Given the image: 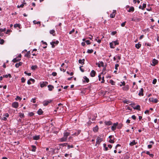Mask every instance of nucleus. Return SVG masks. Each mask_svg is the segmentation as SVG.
I'll list each match as a JSON object with an SVG mask.
<instances>
[{
    "mask_svg": "<svg viewBox=\"0 0 159 159\" xmlns=\"http://www.w3.org/2000/svg\"><path fill=\"white\" fill-rule=\"evenodd\" d=\"M70 134V133L65 131L63 133V136L59 139L60 141L61 142L66 141L67 138Z\"/></svg>",
    "mask_w": 159,
    "mask_h": 159,
    "instance_id": "obj_1",
    "label": "nucleus"
},
{
    "mask_svg": "<svg viewBox=\"0 0 159 159\" xmlns=\"http://www.w3.org/2000/svg\"><path fill=\"white\" fill-rule=\"evenodd\" d=\"M119 43L117 42V41H113L111 43H110V45L111 48H114L116 45H118Z\"/></svg>",
    "mask_w": 159,
    "mask_h": 159,
    "instance_id": "obj_2",
    "label": "nucleus"
},
{
    "mask_svg": "<svg viewBox=\"0 0 159 159\" xmlns=\"http://www.w3.org/2000/svg\"><path fill=\"white\" fill-rule=\"evenodd\" d=\"M102 141L103 139L102 138L98 137L97 139L96 143L95 144V146H97V144H100V143Z\"/></svg>",
    "mask_w": 159,
    "mask_h": 159,
    "instance_id": "obj_3",
    "label": "nucleus"
},
{
    "mask_svg": "<svg viewBox=\"0 0 159 159\" xmlns=\"http://www.w3.org/2000/svg\"><path fill=\"white\" fill-rule=\"evenodd\" d=\"M158 63V61L155 59H153L152 60V63L151 65L152 66H154Z\"/></svg>",
    "mask_w": 159,
    "mask_h": 159,
    "instance_id": "obj_4",
    "label": "nucleus"
},
{
    "mask_svg": "<svg viewBox=\"0 0 159 159\" xmlns=\"http://www.w3.org/2000/svg\"><path fill=\"white\" fill-rule=\"evenodd\" d=\"M48 84L47 82H43L42 83H40V86L41 88H43L45 86H46Z\"/></svg>",
    "mask_w": 159,
    "mask_h": 159,
    "instance_id": "obj_5",
    "label": "nucleus"
},
{
    "mask_svg": "<svg viewBox=\"0 0 159 159\" xmlns=\"http://www.w3.org/2000/svg\"><path fill=\"white\" fill-rule=\"evenodd\" d=\"M19 104L17 102H15L12 103V106L13 107L17 108L18 107Z\"/></svg>",
    "mask_w": 159,
    "mask_h": 159,
    "instance_id": "obj_6",
    "label": "nucleus"
},
{
    "mask_svg": "<svg viewBox=\"0 0 159 159\" xmlns=\"http://www.w3.org/2000/svg\"><path fill=\"white\" fill-rule=\"evenodd\" d=\"M140 20V18L134 17L132 18L131 20L137 22L139 21Z\"/></svg>",
    "mask_w": 159,
    "mask_h": 159,
    "instance_id": "obj_7",
    "label": "nucleus"
},
{
    "mask_svg": "<svg viewBox=\"0 0 159 159\" xmlns=\"http://www.w3.org/2000/svg\"><path fill=\"white\" fill-rule=\"evenodd\" d=\"M51 100H45L43 102V104L44 106H47L49 103L51 102Z\"/></svg>",
    "mask_w": 159,
    "mask_h": 159,
    "instance_id": "obj_8",
    "label": "nucleus"
},
{
    "mask_svg": "<svg viewBox=\"0 0 159 159\" xmlns=\"http://www.w3.org/2000/svg\"><path fill=\"white\" fill-rule=\"evenodd\" d=\"M116 11V10H113V12L110 15V16L111 18H113L115 17V13Z\"/></svg>",
    "mask_w": 159,
    "mask_h": 159,
    "instance_id": "obj_9",
    "label": "nucleus"
},
{
    "mask_svg": "<svg viewBox=\"0 0 159 159\" xmlns=\"http://www.w3.org/2000/svg\"><path fill=\"white\" fill-rule=\"evenodd\" d=\"M138 94L140 96H143V88L141 89Z\"/></svg>",
    "mask_w": 159,
    "mask_h": 159,
    "instance_id": "obj_10",
    "label": "nucleus"
},
{
    "mask_svg": "<svg viewBox=\"0 0 159 159\" xmlns=\"http://www.w3.org/2000/svg\"><path fill=\"white\" fill-rule=\"evenodd\" d=\"M118 123L117 122L116 123H115L114 124L113 126L111 127V129L114 131L116 129V127L118 125Z\"/></svg>",
    "mask_w": 159,
    "mask_h": 159,
    "instance_id": "obj_11",
    "label": "nucleus"
},
{
    "mask_svg": "<svg viewBox=\"0 0 159 159\" xmlns=\"http://www.w3.org/2000/svg\"><path fill=\"white\" fill-rule=\"evenodd\" d=\"M150 101L153 102L154 103H157L158 102V100L156 98H153L149 99Z\"/></svg>",
    "mask_w": 159,
    "mask_h": 159,
    "instance_id": "obj_12",
    "label": "nucleus"
},
{
    "mask_svg": "<svg viewBox=\"0 0 159 159\" xmlns=\"http://www.w3.org/2000/svg\"><path fill=\"white\" fill-rule=\"evenodd\" d=\"M137 143V142H136L135 140H133V141L132 142H130V143H129V145L130 146H132L136 144Z\"/></svg>",
    "mask_w": 159,
    "mask_h": 159,
    "instance_id": "obj_13",
    "label": "nucleus"
},
{
    "mask_svg": "<svg viewBox=\"0 0 159 159\" xmlns=\"http://www.w3.org/2000/svg\"><path fill=\"white\" fill-rule=\"evenodd\" d=\"M84 79V80H83V82H86L87 83H88L89 81V79L86 76H84L83 78Z\"/></svg>",
    "mask_w": 159,
    "mask_h": 159,
    "instance_id": "obj_14",
    "label": "nucleus"
},
{
    "mask_svg": "<svg viewBox=\"0 0 159 159\" xmlns=\"http://www.w3.org/2000/svg\"><path fill=\"white\" fill-rule=\"evenodd\" d=\"M21 60L20 58H19L17 57L14 58L12 61L14 63L19 61Z\"/></svg>",
    "mask_w": 159,
    "mask_h": 159,
    "instance_id": "obj_15",
    "label": "nucleus"
},
{
    "mask_svg": "<svg viewBox=\"0 0 159 159\" xmlns=\"http://www.w3.org/2000/svg\"><path fill=\"white\" fill-rule=\"evenodd\" d=\"M129 89V87L128 85H126L125 86L122 88L123 90L125 91H127Z\"/></svg>",
    "mask_w": 159,
    "mask_h": 159,
    "instance_id": "obj_16",
    "label": "nucleus"
},
{
    "mask_svg": "<svg viewBox=\"0 0 159 159\" xmlns=\"http://www.w3.org/2000/svg\"><path fill=\"white\" fill-rule=\"evenodd\" d=\"M23 63L21 62H20L18 63H17L15 64V66L16 68H18L19 66L22 65Z\"/></svg>",
    "mask_w": 159,
    "mask_h": 159,
    "instance_id": "obj_17",
    "label": "nucleus"
},
{
    "mask_svg": "<svg viewBox=\"0 0 159 159\" xmlns=\"http://www.w3.org/2000/svg\"><path fill=\"white\" fill-rule=\"evenodd\" d=\"M81 131L80 130H78L77 131H76L75 133H74L72 135H75V136H77L78 135H79Z\"/></svg>",
    "mask_w": 159,
    "mask_h": 159,
    "instance_id": "obj_18",
    "label": "nucleus"
},
{
    "mask_svg": "<svg viewBox=\"0 0 159 159\" xmlns=\"http://www.w3.org/2000/svg\"><path fill=\"white\" fill-rule=\"evenodd\" d=\"M95 71L94 70H92L90 73V75L91 77H93L95 76Z\"/></svg>",
    "mask_w": 159,
    "mask_h": 159,
    "instance_id": "obj_19",
    "label": "nucleus"
},
{
    "mask_svg": "<svg viewBox=\"0 0 159 159\" xmlns=\"http://www.w3.org/2000/svg\"><path fill=\"white\" fill-rule=\"evenodd\" d=\"M48 87V90L50 91H52L54 88L53 86L51 85H49Z\"/></svg>",
    "mask_w": 159,
    "mask_h": 159,
    "instance_id": "obj_20",
    "label": "nucleus"
},
{
    "mask_svg": "<svg viewBox=\"0 0 159 159\" xmlns=\"http://www.w3.org/2000/svg\"><path fill=\"white\" fill-rule=\"evenodd\" d=\"M43 112V111L41 109H39L37 111V113L39 115H42Z\"/></svg>",
    "mask_w": 159,
    "mask_h": 159,
    "instance_id": "obj_21",
    "label": "nucleus"
},
{
    "mask_svg": "<svg viewBox=\"0 0 159 159\" xmlns=\"http://www.w3.org/2000/svg\"><path fill=\"white\" fill-rule=\"evenodd\" d=\"M98 129V126H96L93 128V130L94 132H97Z\"/></svg>",
    "mask_w": 159,
    "mask_h": 159,
    "instance_id": "obj_22",
    "label": "nucleus"
},
{
    "mask_svg": "<svg viewBox=\"0 0 159 159\" xmlns=\"http://www.w3.org/2000/svg\"><path fill=\"white\" fill-rule=\"evenodd\" d=\"M40 138V137L38 135H35L33 137V139L34 140H38Z\"/></svg>",
    "mask_w": 159,
    "mask_h": 159,
    "instance_id": "obj_23",
    "label": "nucleus"
},
{
    "mask_svg": "<svg viewBox=\"0 0 159 159\" xmlns=\"http://www.w3.org/2000/svg\"><path fill=\"white\" fill-rule=\"evenodd\" d=\"M14 27L15 28L18 27L19 29L21 28L20 25V24H15L14 25Z\"/></svg>",
    "mask_w": 159,
    "mask_h": 159,
    "instance_id": "obj_24",
    "label": "nucleus"
},
{
    "mask_svg": "<svg viewBox=\"0 0 159 159\" xmlns=\"http://www.w3.org/2000/svg\"><path fill=\"white\" fill-rule=\"evenodd\" d=\"M105 123L106 125H110L112 124V123L110 121H105Z\"/></svg>",
    "mask_w": 159,
    "mask_h": 159,
    "instance_id": "obj_25",
    "label": "nucleus"
},
{
    "mask_svg": "<svg viewBox=\"0 0 159 159\" xmlns=\"http://www.w3.org/2000/svg\"><path fill=\"white\" fill-rule=\"evenodd\" d=\"M30 51L28 52L26 54H25V57H30Z\"/></svg>",
    "mask_w": 159,
    "mask_h": 159,
    "instance_id": "obj_26",
    "label": "nucleus"
},
{
    "mask_svg": "<svg viewBox=\"0 0 159 159\" xmlns=\"http://www.w3.org/2000/svg\"><path fill=\"white\" fill-rule=\"evenodd\" d=\"M8 77H9V78H11V75L10 74H8V75H3V77H5L7 78Z\"/></svg>",
    "mask_w": 159,
    "mask_h": 159,
    "instance_id": "obj_27",
    "label": "nucleus"
},
{
    "mask_svg": "<svg viewBox=\"0 0 159 159\" xmlns=\"http://www.w3.org/2000/svg\"><path fill=\"white\" fill-rule=\"evenodd\" d=\"M141 44L139 43L135 44V47L139 49L141 47Z\"/></svg>",
    "mask_w": 159,
    "mask_h": 159,
    "instance_id": "obj_28",
    "label": "nucleus"
},
{
    "mask_svg": "<svg viewBox=\"0 0 159 159\" xmlns=\"http://www.w3.org/2000/svg\"><path fill=\"white\" fill-rule=\"evenodd\" d=\"M134 108L135 109H136L139 110H140V106L139 105H137L134 107Z\"/></svg>",
    "mask_w": 159,
    "mask_h": 159,
    "instance_id": "obj_29",
    "label": "nucleus"
},
{
    "mask_svg": "<svg viewBox=\"0 0 159 159\" xmlns=\"http://www.w3.org/2000/svg\"><path fill=\"white\" fill-rule=\"evenodd\" d=\"M38 68V66L37 65L32 66L31 67V69L32 70H34Z\"/></svg>",
    "mask_w": 159,
    "mask_h": 159,
    "instance_id": "obj_30",
    "label": "nucleus"
},
{
    "mask_svg": "<svg viewBox=\"0 0 159 159\" xmlns=\"http://www.w3.org/2000/svg\"><path fill=\"white\" fill-rule=\"evenodd\" d=\"M50 34H52L53 36H55V31L54 30H52L50 31Z\"/></svg>",
    "mask_w": 159,
    "mask_h": 159,
    "instance_id": "obj_31",
    "label": "nucleus"
},
{
    "mask_svg": "<svg viewBox=\"0 0 159 159\" xmlns=\"http://www.w3.org/2000/svg\"><path fill=\"white\" fill-rule=\"evenodd\" d=\"M97 117V114H95L93 115V117L92 118V121H93L95 120V119Z\"/></svg>",
    "mask_w": 159,
    "mask_h": 159,
    "instance_id": "obj_32",
    "label": "nucleus"
},
{
    "mask_svg": "<svg viewBox=\"0 0 159 159\" xmlns=\"http://www.w3.org/2000/svg\"><path fill=\"white\" fill-rule=\"evenodd\" d=\"M32 151L33 152H35L36 151V148L35 146L34 145H32Z\"/></svg>",
    "mask_w": 159,
    "mask_h": 159,
    "instance_id": "obj_33",
    "label": "nucleus"
},
{
    "mask_svg": "<svg viewBox=\"0 0 159 159\" xmlns=\"http://www.w3.org/2000/svg\"><path fill=\"white\" fill-rule=\"evenodd\" d=\"M134 11V8L133 7H130L128 11L129 12H130L131 11Z\"/></svg>",
    "mask_w": 159,
    "mask_h": 159,
    "instance_id": "obj_34",
    "label": "nucleus"
},
{
    "mask_svg": "<svg viewBox=\"0 0 159 159\" xmlns=\"http://www.w3.org/2000/svg\"><path fill=\"white\" fill-rule=\"evenodd\" d=\"M79 63L82 65H84V62L82 61L81 59H80L79 60Z\"/></svg>",
    "mask_w": 159,
    "mask_h": 159,
    "instance_id": "obj_35",
    "label": "nucleus"
},
{
    "mask_svg": "<svg viewBox=\"0 0 159 159\" xmlns=\"http://www.w3.org/2000/svg\"><path fill=\"white\" fill-rule=\"evenodd\" d=\"M26 3H23L21 4L20 6L18 5L17 6V7L18 8H20V7H23L24 6V4H25Z\"/></svg>",
    "mask_w": 159,
    "mask_h": 159,
    "instance_id": "obj_36",
    "label": "nucleus"
},
{
    "mask_svg": "<svg viewBox=\"0 0 159 159\" xmlns=\"http://www.w3.org/2000/svg\"><path fill=\"white\" fill-rule=\"evenodd\" d=\"M107 145L106 144H103V147L105 148V150L106 151L108 149V148L106 147Z\"/></svg>",
    "mask_w": 159,
    "mask_h": 159,
    "instance_id": "obj_37",
    "label": "nucleus"
},
{
    "mask_svg": "<svg viewBox=\"0 0 159 159\" xmlns=\"http://www.w3.org/2000/svg\"><path fill=\"white\" fill-rule=\"evenodd\" d=\"M19 114L20 117L21 118L24 117V114L23 113H19Z\"/></svg>",
    "mask_w": 159,
    "mask_h": 159,
    "instance_id": "obj_38",
    "label": "nucleus"
},
{
    "mask_svg": "<svg viewBox=\"0 0 159 159\" xmlns=\"http://www.w3.org/2000/svg\"><path fill=\"white\" fill-rule=\"evenodd\" d=\"M87 52L89 53H91L93 52V49H88Z\"/></svg>",
    "mask_w": 159,
    "mask_h": 159,
    "instance_id": "obj_39",
    "label": "nucleus"
},
{
    "mask_svg": "<svg viewBox=\"0 0 159 159\" xmlns=\"http://www.w3.org/2000/svg\"><path fill=\"white\" fill-rule=\"evenodd\" d=\"M109 83L111 84L112 85H115V82H114L113 80H111L109 81Z\"/></svg>",
    "mask_w": 159,
    "mask_h": 159,
    "instance_id": "obj_40",
    "label": "nucleus"
},
{
    "mask_svg": "<svg viewBox=\"0 0 159 159\" xmlns=\"http://www.w3.org/2000/svg\"><path fill=\"white\" fill-rule=\"evenodd\" d=\"M33 22L34 24H40V21L36 22V20H34L33 21Z\"/></svg>",
    "mask_w": 159,
    "mask_h": 159,
    "instance_id": "obj_41",
    "label": "nucleus"
},
{
    "mask_svg": "<svg viewBox=\"0 0 159 159\" xmlns=\"http://www.w3.org/2000/svg\"><path fill=\"white\" fill-rule=\"evenodd\" d=\"M73 145H70L69 144H67V148L69 149L70 148H73Z\"/></svg>",
    "mask_w": 159,
    "mask_h": 159,
    "instance_id": "obj_42",
    "label": "nucleus"
},
{
    "mask_svg": "<svg viewBox=\"0 0 159 159\" xmlns=\"http://www.w3.org/2000/svg\"><path fill=\"white\" fill-rule=\"evenodd\" d=\"M25 81V79L24 77H22L21 78V82L22 83H24Z\"/></svg>",
    "mask_w": 159,
    "mask_h": 159,
    "instance_id": "obj_43",
    "label": "nucleus"
},
{
    "mask_svg": "<svg viewBox=\"0 0 159 159\" xmlns=\"http://www.w3.org/2000/svg\"><path fill=\"white\" fill-rule=\"evenodd\" d=\"M36 98H32L31 99V102H32L34 103H35L36 102L35 100H36Z\"/></svg>",
    "mask_w": 159,
    "mask_h": 159,
    "instance_id": "obj_44",
    "label": "nucleus"
},
{
    "mask_svg": "<svg viewBox=\"0 0 159 159\" xmlns=\"http://www.w3.org/2000/svg\"><path fill=\"white\" fill-rule=\"evenodd\" d=\"M146 4L145 3H143L142 7V9L143 10L146 7Z\"/></svg>",
    "mask_w": 159,
    "mask_h": 159,
    "instance_id": "obj_45",
    "label": "nucleus"
},
{
    "mask_svg": "<svg viewBox=\"0 0 159 159\" xmlns=\"http://www.w3.org/2000/svg\"><path fill=\"white\" fill-rule=\"evenodd\" d=\"M89 121L88 122V123L89 124H90L91 123H92V122H91L90 120L91 119H92L91 116H89Z\"/></svg>",
    "mask_w": 159,
    "mask_h": 159,
    "instance_id": "obj_46",
    "label": "nucleus"
},
{
    "mask_svg": "<svg viewBox=\"0 0 159 159\" xmlns=\"http://www.w3.org/2000/svg\"><path fill=\"white\" fill-rule=\"evenodd\" d=\"M72 137L70 136L69 138V141H70L71 142H72L73 141V140L72 139Z\"/></svg>",
    "mask_w": 159,
    "mask_h": 159,
    "instance_id": "obj_47",
    "label": "nucleus"
},
{
    "mask_svg": "<svg viewBox=\"0 0 159 159\" xmlns=\"http://www.w3.org/2000/svg\"><path fill=\"white\" fill-rule=\"evenodd\" d=\"M157 80L156 79H154L152 81V84H155L157 82Z\"/></svg>",
    "mask_w": 159,
    "mask_h": 159,
    "instance_id": "obj_48",
    "label": "nucleus"
},
{
    "mask_svg": "<svg viewBox=\"0 0 159 159\" xmlns=\"http://www.w3.org/2000/svg\"><path fill=\"white\" fill-rule=\"evenodd\" d=\"M52 43H54V44H57L59 43V41L57 40L56 41H53L52 42Z\"/></svg>",
    "mask_w": 159,
    "mask_h": 159,
    "instance_id": "obj_49",
    "label": "nucleus"
},
{
    "mask_svg": "<svg viewBox=\"0 0 159 159\" xmlns=\"http://www.w3.org/2000/svg\"><path fill=\"white\" fill-rule=\"evenodd\" d=\"M34 115V114L33 112H30L28 114L29 116H33Z\"/></svg>",
    "mask_w": 159,
    "mask_h": 159,
    "instance_id": "obj_50",
    "label": "nucleus"
},
{
    "mask_svg": "<svg viewBox=\"0 0 159 159\" xmlns=\"http://www.w3.org/2000/svg\"><path fill=\"white\" fill-rule=\"evenodd\" d=\"M21 99V98L18 96H17L16 98V100H20Z\"/></svg>",
    "mask_w": 159,
    "mask_h": 159,
    "instance_id": "obj_51",
    "label": "nucleus"
},
{
    "mask_svg": "<svg viewBox=\"0 0 159 159\" xmlns=\"http://www.w3.org/2000/svg\"><path fill=\"white\" fill-rule=\"evenodd\" d=\"M4 42V41L3 39H2L0 40V44H3Z\"/></svg>",
    "mask_w": 159,
    "mask_h": 159,
    "instance_id": "obj_52",
    "label": "nucleus"
},
{
    "mask_svg": "<svg viewBox=\"0 0 159 159\" xmlns=\"http://www.w3.org/2000/svg\"><path fill=\"white\" fill-rule=\"evenodd\" d=\"M121 84H120V86H122V85H125V81H123L122 82H121Z\"/></svg>",
    "mask_w": 159,
    "mask_h": 159,
    "instance_id": "obj_53",
    "label": "nucleus"
},
{
    "mask_svg": "<svg viewBox=\"0 0 159 159\" xmlns=\"http://www.w3.org/2000/svg\"><path fill=\"white\" fill-rule=\"evenodd\" d=\"M24 73L25 74H26L27 75H28L29 76L31 75V73H27L26 71H25L24 72Z\"/></svg>",
    "mask_w": 159,
    "mask_h": 159,
    "instance_id": "obj_54",
    "label": "nucleus"
},
{
    "mask_svg": "<svg viewBox=\"0 0 159 159\" xmlns=\"http://www.w3.org/2000/svg\"><path fill=\"white\" fill-rule=\"evenodd\" d=\"M109 142L111 143H114V141L111 139H110L109 140Z\"/></svg>",
    "mask_w": 159,
    "mask_h": 159,
    "instance_id": "obj_55",
    "label": "nucleus"
},
{
    "mask_svg": "<svg viewBox=\"0 0 159 159\" xmlns=\"http://www.w3.org/2000/svg\"><path fill=\"white\" fill-rule=\"evenodd\" d=\"M75 32V29H73L71 31H70L69 34H71Z\"/></svg>",
    "mask_w": 159,
    "mask_h": 159,
    "instance_id": "obj_56",
    "label": "nucleus"
},
{
    "mask_svg": "<svg viewBox=\"0 0 159 159\" xmlns=\"http://www.w3.org/2000/svg\"><path fill=\"white\" fill-rule=\"evenodd\" d=\"M83 67V66H81L80 67V70L82 72H84V70L83 69H82L81 68V67Z\"/></svg>",
    "mask_w": 159,
    "mask_h": 159,
    "instance_id": "obj_57",
    "label": "nucleus"
},
{
    "mask_svg": "<svg viewBox=\"0 0 159 159\" xmlns=\"http://www.w3.org/2000/svg\"><path fill=\"white\" fill-rule=\"evenodd\" d=\"M126 23V21H125V22L122 23L121 24V26L122 27H124L125 25V24Z\"/></svg>",
    "mask_w": 159,
    "mask_h": 159,
    "instance_id": "obj_58",
    "label": "nucleus"
},
{
    "mask_svg": "<svg viewBox=\"0 0 159 159\" xmlns=\"http://www.w3.org/2000/svg\"><path fill=\"white\" fill-rule=\"evenodd\" d=\"M119 66V65L118 64H116L115 66V69L116 70H117V68Z\"/></svg>",
    "mask_w": 159,
    "mask_h": 159,
    "instance_id": "obj_59",
    "label": "nucleus"
},
{
    "mask_svg": "<svg viewBox=\"0 0 159 159\" xmlns=\"http://www.w3.org/2000/svg\"><path fill=\"white\" fill-rule=\"evenodd\" d=\"M52 75L53 76H56L57 75V73L56 72H53L52 73Z\"/></svg>",
    "mask_w": 159,
    "mask_h": 159,
    "instance_id": "obj_60",
    "label": "nucleus"
},
{
    "mask_svg": "<svg viewBox=\"0 0 159 159\" xmlns=\"http://www.w3.org/2000/svg\"><path fill=\"white\" fill-rule=\"evenodd\" d=\"M85 42L87 43V44H90V41L89 40H87L86 41H85Z\"/></svg>",
    "mask_w": 159,
    "mask_h": 159,
    "instance_id": "obj_61",
    "label": "nucleus"
},
{
    "mask_svg": "<svg viewBox=\"0 0 159 159\" xmlns=\"http://www.w3.org/2000/svg\"><path fill=\"white\" fill-rule=\"evenodd\" d=\"M68 143H65L63 144H61V145H62L63 146H66V145H67Z\"/></svg>",
    "mask_w": 159,
    "mask_h": 159,
    "instance_id": "obj_62",
    "label": "nucleus"
},
{
    "mask_svg": "<svg viewBox=\"0 0 159 159\" xmlns=\"http://www.w3.org/2000/svg\"><path fill=\"white\" fill-rule=\"evenodd\" d=\"M100 64L101 65V66H104V63L102 61H101L100 62Z\"/></svg>",
    "mask_w": 159,
    "mask_h": 159,
    "instance_id": "obj_63",
    "label": "nucleus"
},
{
    "mask_svg": "<svg viewBox=\"0 0 159 159\" xmlns=\"http://www.w3.org/2000/svg\"><path fill=\"white\" fill-rule=\"evenodd\" d=\"M131 117L134 120H135L136 119V117L135 116V115L132 116Z\"/></svg>",
    "mask_w": 159,
    "mask_h": 159,
    "instance_id": "obj_64",
    "label": "nucleus"
}]
</instances>
